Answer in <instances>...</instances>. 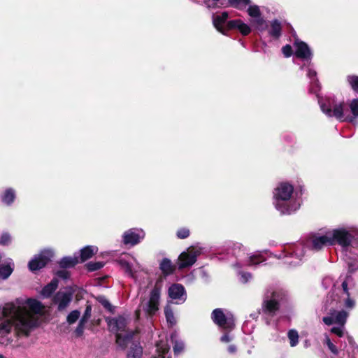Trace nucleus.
Here are the masks:
<instances>
[{
	"mask_svg": "<svg viewBox=\"0 0 358 358\" xmlns=\"http://www.w3.org/2000/svg\"><path fill=\"white\" fill-rule=\"evenodd\" d=\"M266 257L264 255V253L262 252H255L250 255H247L245 256V260L243 263L241 262H237L235 266L236 267L241 268L242 266H257L266 261Z\"/></svg>",
	"mask_w": 358,
	"mask_h": 358,
	"instance_id": "f3484780",
	"label": "nucleus"
},
{
	"mask_svg": "<svg viewBox=\"0 0 358 358\" xmlns=\"http://www.w3.org/2000/svg\"><path fill=\"white\" fill-rule=\"evenodd\" d=\"M251 27L243 22L239 31L242 35L247 36L251 32Z\"/></svg>",
	"mask_w": 358,
	"mask_h": 358,
	"instance_id": "49530a36",
	"label": "nucleus"
},
{
	"mask_svg": "<svg viewBox=\"0 0 358 358\" xmlns=\"http://www.w3.org/2000/svg\"><path fill=\"white\" fill-rule=\"evenodd\" d=\"M53 255L54 252L52 250L45 249L41 250L29 262V269L31 271H36L41 269L51 260Z\"/></svg>",
	"mask_w": 358,
	"mask_h": 358,
	"instance_id": "4468645a",
	"label": "nucleus"
},
{
	"mask_svg": "<svg viewBox=\"0 0 358 358\" xmlns=\"http://www.w3.org/2000/svg\"><path fill=\"white\" fill-rule=\"evenodd\" d=\"M348 341H349L350 343H351L352 341V337L348 336Z\"/></svg>",
	"mask_w": 358,
	"mask_h": 358,
	"instance_id": "4d7b16f0",
	"label": "nucleus"
},
{
	"mask_svg": "<svg viewBox=\"0 0 358 358\" xmlns=\"http://www.w3.org/2000/svg\"><path fill=\"white\" fill-rule=\"evenodd\" d=\"M99 302L103 305L104 308L106 309L110 310L112 308V306L110 303L104 297H100L99 298Z\"/></svg>",
	"mask_w": 358,
	"mask_h": 358,
	"instance_id": "8fccbe9b",
	"label": "nucleus"
},
{
	"mask_svg": "<svg viewBox=\"0 0 358 358\" xmlns=\"http://www.w3.org/2000/svg\"><path fill=\"white\" fill-rule=\"evenodd\" d=\"M287 338L289 339V345L291 347H295L299 343V336L296 329H289L287 332Z\"/></svg>",
	"mask_w": 358,
	"mask_h": 358,
	"instance_id": "e433bc0d",
	"label": "nucleus"
},
{
	"mask_svg": "<svg viewBox=\"0 0 358 358\" xmlns=\"http://www.w3.org/2000/svg\"><path fill=\"white\" fill-rule=\"evenodd\" d=\"M301 200L294 195V187L287 182L280 183L273 191V203L282 215H290L301 206Z\"/></svg>",
	"mask_w": 358,
	"mask_h": 358,
	"instance_id": "39448f33",
	"label": "nucleus"
},
{
	"mask_svg": "<svg viewBox=\"0 0 358 358\" xmlns=\"http://www.w3.org/2000/svg\"><path fill=\"white\" fill-rule=\"evenodd\" d=\"M133 333H127L122 334V333L116 334V343L122 348L124 349L128 343L132 339Z\"/></svg>",
	"mask_w": 358,
	"mask_h": 358,
	"instance_id": "cd10ccee",
	"label": "nucleus"
},
{
	"mask_svg": "<svg viewBox=\"0 0 358 358\" xmlns=\"http://www.w3.org/2000/svg\"><path fill=\"white\" fill-rule=\"evenodd\" d=\"M205 250V248L197 244L188 248L187 252H182L178 257V269L192 266L196 262L197 257L203 254Z\"/></svg>",
	"mask_w": 358,
	"mask_h": 358,
	"instance_id": "1a4fd4ad",
	"label": "nucleus"
},
{
	"mask_svg": "<svg viewBox=\"0 0 358 358\" xmlns=\"http://www.w3.org/2000/svg\"><path fill=\"white\" fill-rule=\"evenodd\" d=\"M42 308L41 303L34 299L6 303L0 317V344L20 347L19 339L29 337L36 327L38 321L34 315L39 313Z\"/></svg>",
	"mask_w": 358,
	"mask_h": 358,
	"instance_id": "f257e3e1",
	"label": "nucleus"
},
{
	"mask_svg": "<svg viewBox=\"0 0 358 358\" xmlns=\"http://www.w3.org/2000/svg\"><path fill=\"white\" fill-rule=\"evenodd\" d=\"M143 348L139 344H133L127 354V358H141Z\"/></svg>",
	"mask_w": 358,
	"mask_h": 358,
	"instance_id": "7c9ffc66",
	"label": "nucleus"
},
{
	"mask_svg": "<svg viewBox=\"0 0 358 358\" xmlns=\"http://www.w3.org/2000/svg\"><path fill=\"white\" fill-rule=\"evenodd\" d=\"M232 336H231L229 333H226L221 336L220 341L227 343H229L232 340Z\"/></svg>",
	"mask_w": 358,
	"mask_h": 358,
	"instance_id": "603ef678",
	"label": "nucleus"
},
{
	"mask_svg": "<svg viewBox=\"0 0 358 358\" xmlns=\"http://www.w3.org/2000/svg\"><path fill=\"white\" fill-rule=\"evenodd\" d=\"M318 92L315 94L322 111L328 117H335L341 122L355 124L358 119V98L348 100L347 102H336L334 98L323 99Z\"/></svg>",
	"mask_w": 358,
	"mask_h": 358,
	"instance_id": "20e7f679",
	"label": "nucleus"
},
{
	"mask_svg": "<svg viewBox=\"0 0 358 358\" xmlns=\"http://www.w3.org/2000/svg\"><path fill=\"white\" fill-rule=\"evenodd\" d=\"M159 266L161 271L166 275L172 273L173 271V266L171 260L167 258L163 259Z\"/></svg>",
	"mask_w": 358,
	"mask_h": 358,
	"instance_id": "2f4dec72",
	"label": "nucleus"
},
{
	"mask_svg": "<svg viewBox=\"0 0 358 358\" xmlns=\"http://www.w3.org/2000/svg\"><path fill=\"white\" fill-rule=\"evenodd\" d=\"M0 358H3V356L1 354H0Z\"/></svg>",
	"mask_w": 358,
	"mask_h": 358,
	"instance_id": "680f3d73",
	"label": "nucleus"
},
{
	"mask_svg": "<svg viewBox=\"0 0 358 358\" xmlns=\"http://www.w3.org/2000/svg\"><path fill=\"white\" fill-rule=\"evenodd\" d=\"M347 81L353 91L358 93V76L355 75L348 76Z\"/></svg>",
	"mask_w": 358,
	"mask_h": 358,
	"instance_id": "4c0bfd02",
	"label": "nucleus"
},
{
	"mask_svg": "<svg viewBox=\"0 0 358 358\" xmlns=\"http://www.w3.org/2000/svg\"><path fill=\"white\" fill-rule=\"evenodd\" d=\"M338 245L350 272L358 270V228L355 226H338L318 234L311 240V248L318 251L325 246Z\"/></svg>",
	"mask_w": 358,
	"mask_h": 358,
	"instance_id": "f03ea898",
	"label": "nucleus"
},
{
	"mask_svg": "<svg viewBox=\"0 0 358 358\" xmlns=\"http://www.w3.org/2000/svg\"><path fill=\"white\" fill-rule=\"evenodd\" d=\"M156 355L153 358H171L169 346L166 340H160L156 344Z\"/></svg>",
	"mask_w": 358,
	"mask_h": 358,
	"instance_id": "412c9836",
	"label": "nucleus"
},
{
	"mask_svg": "<svg viewBox=\"0 0 358 358\" xmlns=\"http://www.w3.org/2000/svg\"><path fill=\"white\" fill-rule=\"evenodd\" d=\"M162 285L157 282L149 294L147 301L142 302L143 310L149 316L154 315L159 310Z\"/></svg>",
	"mask_w": 358,
	"mask_h": 358,
	"instance_id": "9d476101",
	"label": "nucleus"
},
{
	"mask_svg": "<svg viewBox=\"0 0 358 358\" xmlns=\"http://www.w3.org/2000/svg\"><path fill=\"white\" fill-rule=\"evenodd\" d=\"M251 23L259 31H264L267 27L266 21L264 20L262 15L258 17L251 20Z\"/></svg>",
	"mask_w": 358,
	"mask_h": 358,
	"instance_id": "72a5a7b5",
	"label": "nucleus"
},
{
	"mask_svg": "<svg viewBox=\"0 0 358 358\" xmlns=\"http://www.w3.org/2000/svg\"><path fill=\"white\" fill-rule=\"evenodd\" d=\"M107 322L110 330L117 333L124 330L127 325V320L122 316L108 319Z\"/></svg>",
	"mask_w": 358,
	"mask_h": 358,
	"instance_id": "aec40b11",
	"label": "nucleus"
},
{
	"mask_svg": "<svg viewBox=\"0 0 358 358\" xmlns=\"http://www.w3.org/2000/svg\"><path fill=\"white\" fill-rule=\"evenodd\" d=\"M164 315L166 322L170 326H173L176 324V320L174 317L173 311L169 304L164 308Z\"/></svg>",
	"mask_w": 358,
	"mask_h": 358,
	"instance_id": "c9c22d12",
	"label": "nucleus"
},
{
	"mask_svg": "<svg viewBox=\"0 0 358 358\" xmlns=\"http://www.w3.org/2000/svg\"><path fill=\"white\" fill-rule=\"evenodd\" d=\"M98 252V248L93 245H87L84 247L80 250L78 256L79 257L80 262H84L86 260L92 258Z\"/></svg>",
	"mask_w": 358,
	"mask_h": 358,
	"instance_id": "4be33fe9",
	"label": "nucleus"
},
{
	"mask_svg": "<svg viewBox=\"0 0 358 358\" xmlns=\"http://www.w3.org/2000/svg\"><path fill=\"white\" fill-rule=\"evenodd\" d=\"M58 287V280L55 278L52 279L50 283L45 285L41 290V294L44 298L50 297Z\"/></svg>",
	"mask_w": 358,
	"mask_h": 358,
	"instance_id": "bb28decb",
	"label": "nucleus"
},
{
	"mask_svg": "<svg viewBox=\"0 0 358 358\" xmlns=\"http://www.w3.org/2000/svg\"><path fill=\"white\" fill-rule=\"evenodd\" d=\"M324 342L327 344L329 350L335 355H337L338 354V350L336 348V346L331 342L329 337L326 335Z\"/></svg>",
	"mask_w": 358,
	"mask_h": 358,
	"instance_id": "a19ab883",
	"label": "nucleus"
},
{
	"mask_svg": "<svg viewBox=\"0 0 358 358\" xmlns=\"http://www.w3.org/2000/svg\"><path fill=\"white\" fill-rule=\"evenodd\" d=\"M89 319L90 318L85 317V316L83 315L78 323L83 326H85V324L88 322Z\"/></svg>",
	"mask_w": 358,
	"mask_h": 358,
	"instance_id": "6e6d98bb",
	"label": "nucleus"
},
{
	"mask_svg": "<svg viewBox=\"0 0 358 358\" xmlns=\"http://www.w3.org/2000/svg\"><path fill=\"white\" fill-rule=\"evenodd\" d=\"M117 262L124 272L132 278H135V273L141 269V266L136 259L130 254L122 255L118 259Z\"/></svg>",
	"mask_w": 358,
	"mask_h": 358,
	"instance_id": "f8f14e48",
	"label": "nucleus"
},
{
	"mask_svg": "<svg viewBox=\"0 0 358 358\" xmlns=\"http://www.w3.org/2000/svg\"><path fill=\"white\" fill-rule=\"evenodd\" d=\"M293 45L294 48L295 57L301 59L303 62V64L300 65V69L303 70L305 66L307 67L306 76L310 80L309 92L313 94H317V92L320 90V86L317 78V72L313 68V64L311 62L313 57L312 52L306 43L298 38L295 39Z\"/></svg>",
	"mask_w": 358,
	"mask_h": 358,
	"instance_id": "423d86ee",
	"label": "nucleus"
},
{
	"mask_svg": "<svg viewBox=\"0 0 358 358\" xmlns=\"http://www.w3.org/2000/svg\"><path fill=\"white\" fill-rule=\"evenodd\" d=\"M294 63L298 64V65H300V64H299L296 61V59H294Z\"/></svg>",
	"mask_w": 358,
	"mask_h": 358,
	"instance_id": "13d9d810",
	"label": "nucleus"
},
{
	"mask_svg": "<svg viewBox=\"0 0 358 358\" xmlns=\"http://www.w3.org/2000/svg\"><path fill=\"white\" fill-rule=\"evenodd\" d=\"M246 8L247 13L248 15L251 17V20H253L262 15L260 8L257 5L250 3Z\"/></svg>",
	"mask_w": 358,
	"mask_h": 358,
	"instance_id": "473e14b6",
	"label": "nucleus"
},
{
	"mask_svg": "<svg viewBox=\"0 0 358 358\" xmlns=\"http://www.w3.org/2000/svg\"><path fill=\"white\" fill-rule=\"evenodd\" d=\"M80 263L79 257L77 253H74L72 257H64L59 262V265L62 268H68L73 267Z\"/></svg>",
	"mask_w": 358,
	"mask_h": 358,
	"instance_id": "5701e85b",
	"label": "nucleus"
},
{
	"mask_svg": "<svg viewBox=\"0 0 358 358\" xmlns=\"http://www.w3.org/2000/svg\"><path fill=\"white\" fill-rule=\"evenodd\" d=\"M169 298L176 304H182L187 299L185 287L180 284L171 285L168 290Z\"/></svg>",
	"mask_w": 358,
	"mask_h": 358,
	"instance_id": "dca6fc26",
	"label": "nucleus"
},
{
	"mask_svg": "<svg viewBox=\"0 0 358 358\" xmlns=\"http://www.w3.org/2000/svg\"><path fill=\"white\" fill-rule=\"evenodd\" d=\"M177 335L176 334H172L171 338L174 343L173 345V352L176 355L182 352L184 350V343L182 341H179L176 339Z\"/></svg>",
	"mask_w": 358,
	"mask_h": 358,
	"instance_id": "f704fd0d",
	"label": "nucleus"
},
{
	"mask_svg": "<svg viewBox=\"0 0 358 358\" xmlns=\"http://www.w3.org/2000/svg\"><path fill=\"white\" fill-rule=\"evenodd\" d=\"M229 249L236 258V262L234 264V266L236 267L235 264L238 262L241 263L244 262L245 256L248 254H246V248L241 243H231L229 245Z\"/></svg>",
	"mask_w": 358,
	"mask_h": 358,
	"instance_id": "6ab92c4d",
	"label": "nucleus"
},
{
	"mask_svg": "<svg viewBox=\"0 0 358 358\" xmlns=\"http://www.w3.org/2000/svg\"><path fill=\"white\" fill-rule=\"evenodd\" d=\"M211 318L215 324L223 329L231 330L234 327L233 315L229 313L224 314L222 308L215 309Z\"/></svg>",
	"mask_w": 358,
	"mask_h": 358,
	"instance_id": "ddd939ff",
	"label": "nucleus"
},
{
	"mask_svg": "<svg viewBox=\"0 0 358 358\" xmlns=\"http://www.w3.org/2000/svg\"><path fill=\"white\" fill-rule=\"evenodd\" d=\"M306 252V247L301 243L286 247L279 254L274 256L278 259H282L285 264L289 266H296L301 264Z\"/></svg>",
	"mask_w": 358,
	"mask_h": 358,
	"instance_id": "6e6552de",
	"label": "nucleus"
},
{
	"mask_svg": "<svg viewBox=\"0 0 358 358\" xmlns=\"http://www.w3.org/2000/svg\"><path fill=\"white\" fill-rule=\"evenodd\" d=\"M306 347L308 346V341H306V345H305Z\"/></svg>",
	"mask_w": 358,
	"mask_h": 358,
	"instance_id": "e2e57ef3",
	"label": "nucleus"
},
{
	"mask_svg": "<svg viewBox=\"0 0 358 358\" xmlns=\"http://www.w3.org/2000/svg\"><path fill=\"white\" fill-rule=\"evenodd\" d=\"M350 272L348 271V273L345 274V275H341L339 278H341V276H345L347 275H350L352 276V275L350 273ZM322 285L323 286L327 289L329 286H330L331 285H333V292L331 294V295L330 296V297L332 299H334L335 296H336V292H335V285H336V287L337 288L338 287H339L341 289V282L340 280V278H338V281L336 282V283H334L333 282V280L331 278L329 277H327V278H324L322 280Z\"/></svg>",
	"mask_w": 358,
	"mask_h": 358,
	"instance_id": "a878e982",
	"label": "nucleus"
},
{
	"mask_svg": "<svg viewBox=\"0 0 358 358\" xmlns=\"http://www.w3.org/2000/svg\"><path fill=\"white\" fill-rule=\"evenodd\" d=\"M84 329H85V326L78 323V324L75 330V333L78 336H81L84 332Z\"/></svg>",
	"mask_w": 358,
	"mask_h": 358,
	"instance_id": "3c124183",
	"label": "nucleus"
},
{
	"mask_svg": "<svg viewBox=\"0 0 358 358\" xmlns=\"http://www.w3.org/2000/svg\"><path fill=\"white\" fill-rule=\"evenodd\" d=\"M103 265V263L101 262H90L87 264V267L90 271H94L101 268Z\"/></svg>",
	"mask_w": 358,
	"mask_h": 358,
	"instance_id": "79ce46f5",
	"label": "nucleus"
},
{
	"mask_svg": "<svg viewBox=\"0 0 358 358\" xmlns=\"http://www.w3.org/2000/svg\"><path fill=\"white\" fill-rule=\"evenodd\" d=\"M75 290L71 287L59 289L53 296L52 301L57 306L59 311L65 310L73 299Z\"/></svg>",
	"mask_w": 358,
	"mask_h": 358,
	"instance_id": "9b49d317",
	"label": "nucleus"
},
{
	"mask_svg": "<svg viewBox=\"0 0 358 358\" xmlns=\"http://www.w3.org/2000/svg\"><path fill=\"white\" fill-rule=\"evenodd\" d=\"M14 270V263L12 259H8L6 264L0 265V279L6 280Z\"/></svg>",
	"mask_w": 358,
	"mask_h": 358,
	"instance_id": "b1692460",
	"label": "nucleus"
},
{
	"mask_svg": "<svg viewBox=\"0 0 358 358\" xmlns=\"http://www.w3.org/2000/svg\"><path fill=\"white\" fill-rule=\"evenodd\" d=\"M340 280L341 289L339 287H335L336 296L331 299L329 307L325 305L324 311L327 315L322 317V322L328 326L334 324L330 330L331 332L338 337H343L345 334V326L349 312L356 305L355 300L351 296L356 283L350 275L341 276Z\"/></svg>",
	"mask_w": 358,
	"mask_h": 358,
	"instance_id": "7ed1b4c3",
	"label": "nucleus"
},
{
	"mask_svg": "<svg viewBox=\"0 0 358 358\" xmlns=\"http://www.w3.org/2000/svg\"><path fill=\"white\" fill-rule=\"evenodd\" d=\"M56 275L58 278H62L63 280H66L70 276L69 272L65 269H62L57 271Z\"/></svg>",
	"mask_w": 358,
	"mask_h": 358,
	"instance_id": "09e8293b",
	"label": "nucleus"
},
{
	"mask_svg": "<svg viewBox=\"0 0 358 358\" xmlns=\"http://www.w3.org/2000/svg\"><path fill=\"white\" fill-rule=\"evenodd\" d=\"M236 350H237L236 347L234 345H231L228 347V352L230 354H234L236 352Z\"/></svg>",
	"mask_w": 358,
	"mask_h": 358,
	"instance_id": "5fc2aeb1",
	"label": "nucleus"
},
{
	"mask_svg": "<svg viewBox=\"0 0 358 358\" xmlns=\"http://www.w3.org/2000/svg\"><path fill=\"white\" fill-rule=\"evenodd\" d=\"M229 18V13L226 11L222 12L219 15H213L212 20L214 27L221 34L224 35L227 34L229 29L227 27V19Z\"/></svg>",
	"mask_w": 358,
	"mask_h": 358,
	"instance_id": "a211bd4d",
	"label": "nucleus"
},
{
	"mask_svg": "<svg viewBox=\"0 0 358 358\" xmlns=\"http://www.w3.org/2000/svg\"><path fill=\"white\" fill-rule=\"evenodd\" d=\"M280 297V292L273 287L267 289L264 294L262 310L268 325L272 324V317L279 311Z\"/></svg>",
	"mask_w": 358,
	"mask_h": 358,
	"instance_id": "0eeeda50",
	"label": "nucleus"
},
{
	"mask_svg": "<svg viewBox=\"0 0 358 358\" xmlns=\"http://www.w3.org/2000/svg\"><path fill=\"white\" fill-rule=\"evenodd\" d=\"M248 353L249 355H250V354L252 353V350H249L248 351Z\"/></svg>",
	"mask_w": 358,
	"mask_h": 358,
	"instance_id": "bf43d9fd",
	"label": "nucleus"
},
{
	"mask_svg": "<svg viewBox=\"0 0 358 358\" xmlns=\"http://www.w3.org/2000/svg\"><path fill=\"white\" fill-rule=\"evenodd\" d=\"M243 22V21L240 19L229 20L227 23V27L229 30L237 29L239 31Z\"/></svg>",
	"mask_w": 358,
	"mask_h": 358,
	"instance_id": "58836bf2",
	"label": "nucleus"
},
{
	"mask_svg": "<svg viewBox=\"0 0 358 358\" xmlns=\"http://www.w3.org/2000/svg\"><path fill=\"white\" fill-rule=\"evenodd\" d=\"M189 236V230L187 228H181L177 231V236L178 238L184 239Z\"/></svg>",
	"mask_w": 358,
	"mask_h": 358,
	"instance_id": "a18cd8bd",
	"label": "nucleus"
},
{
	"mask_svg": "<svg viewBox=\"0 0 358 358\" xmlns=\"http://www.w3.org/2000/svg\"><path fill=\"white\" fill-rule=\"evenodd\" d=\"M145 232L140 228H131L122 235V242L126 245L134 246L138 244L144 238Z\"/></svg>",
	"mask_w": 358,
	"mask_h": 358,
	"instance_id": "2eb2a0df",
	"label": "nucleus"
},
{
	"mask_svg": "<svg viewBox=\"0 0 358 358\" xmlns=\"http://www.w3.org/2000/svg\"><path fill=\"white\" fill-rule=\"evenodd\" d=\"M92 313V306L90 305L87 306L85 308L84 314L83 315L85 317L90 318Z\"/></svg>",
	"mask_w": 358,
	"mask_h": 358,
	"instance_id": "864d4df0",
	"label": "nucleus"
},
{
	"mask_svg": "<svg viewBox=\"0 0 358 358\" xmlns=\"http://www.w3.org/2000/svg\"><path fill=\"white\" fill-rule=\"evenodd\" d=\"M15 199V192L13 188L6 189L1 195V201L6 206H10Z\"/></svg>",
	"mask_w": 358,
	"mask_h": 358,
	"instance_id": "c85d7f7f",
	"label": "nucleus"
},
{
	"mask_svg": "<svg viewBox=\"0 0 358 358\" xmlns=\"http://www.w3.org/2000/svg\"><path fill=\"white\" fill-rule=\"evenodd\" d=\"M282 52L285 57H289L293 54V50L290 45H286L282 47Z\"/></svg>",
	"mask_w": 358,
	"mask_h": 358,
	"instance_id": "de8ad7c7",
	"label": "nucleus"
},
{
	"mask_svg": "<svg viewBox=\"0 0 358 358\" xmlns=\"http://www.w3.org/2000/svg\"><path fill=\"white\" fill-rule=\"evenodd\" d=\"M239 280L242 283H247L252 279V275L248 272H240Z\"/></svg>",
	"mask_w": 358,
	"mask_h": 358,
	"instance_id": "37998d69",
	"label": "nucleus"
},
{
	"mask_svg": "<svg viewBox=\"0 0 358 358\" xmlns=\"http://www.w3.org/2000/svg\"><path fill=\"white\" fill-rule=\"evenodd\" d=\"M282 34V24L280 22L275 19L271 22V27L268 30V34L274 38H278Z\"/></svg>",
	"mask_w": 358,
	"mask_h": 358,
	"instance_id": "393cba45",
	"label": "nucleus"
},
{
	"mask_svg": "<svg viewBox=\"0 0 358 358\" xmlns=\"http://www.w3.org/2000/svg\"><path fill=\"white\" fill-rule=\"evenodd\" d=\"M11 241V237L8 233H3L0 237V245H7Z\"/></svg>",
	"mask_w": 358,
	"mask_h": 358,
	"instance_id": "c03bdc74",
	"label": "nucleus"
},
{
	"mask_svg": "<svg viewBox=\"0 0 358 358\" xmlns=\"http://www.w3.org/2000/svg\"><path fill=\"white\" fill-rule=\"evenodd\" d=\"M80 316V313L78 310H72L66 317V321L69 324L75 323Z\"/></svg>",
	"mask_w": 358,
	"mask_h": 358,
	"instance_id": "ea45409f",
	"label": "nucleus"
},
{
	"mask_svg": "<svg viewBox=\"0 0 358 358\" xmlns=\"http://www.w3.org/2000/svg\"><path fill=\"white\" fill-rule=\"evenodd\" d=\"M2 257H3L2 255L0 254V261L1 260Z\"/></svg>",
	"mask_w": 358,
	"mask_h": 358,
	"instance_id": "052dcab7",
	"label": "nucleus"
},
{
	"mask_svg": "<svg viewBox=\"0 0 358 358\" xmlns=\"http://www.w3.org/2000/svg\"><path fill=\"white\" fill-rule=\"evenodd\" d=\"M250 3V0H228L227 5L240 10L246 9L247 6Z\"/></svg>",
	"mask_w": 358,
	"mask_h": 358,
	"instance_id": "c756f323",
	"label": "nucleus"
}]
</instances>
